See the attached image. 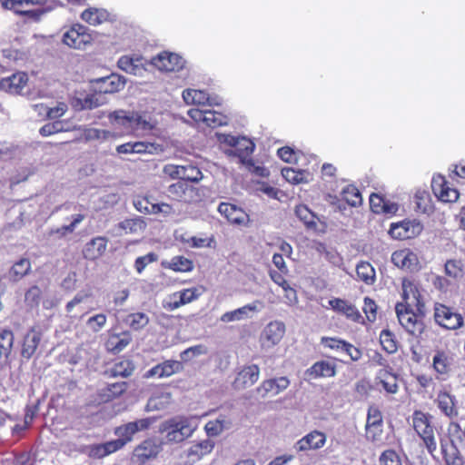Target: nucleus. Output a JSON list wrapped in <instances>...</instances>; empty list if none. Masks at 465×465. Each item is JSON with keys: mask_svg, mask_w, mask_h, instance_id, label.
<instances>
[{"mask_svg": "<svg viewBox=\"0 0 465 465\" xmlns=\"http://www.w3.org/2000/svg\"><path fill=\"white\" fill-rule=\"evenodd\" d=\"M224 423H225V420H220V419L209 420L204 426L207 435H209V436L219 435L221 432H223V430L225 428Z\"/></svg>", "mask_w": 465, "mask_h": 465, "instance_id": "338daca9", "label": "nucleus"}, {"mask_svg": "<svg viewBox=\"0 0 465 465\" xmlns=\"http://www.w3.org/2000/svg\"><path fill=\"white\" fill-rule=\"evenodd\" d=\"M128 389L126 381L107 383L104 387L97 390L94 402L97 405L107 403L120 398Z\"/></svg>", "mask_w": 465, "mask_h": 465, "instance_id": "f3484780", "label": "nucleus"}, {"mask_svg": "<svg viewBox=\"0 0 465 465\" xmlns=\"http://www.w3.org/2000/svg\"><path fill=\"white\" fill-rule=\"evenodd\" d=\"M342 199L351 206L357 207L362 203L360 190L354 184L346 185L341 191Z\"/></svg>", "mask_w": 465, "mask_h": 465, "instance_id": "de8ad7c7", "label": "nucleus"}, {"mask_svg": "<svg viewBox=\"0 0 465 465\" xmlns=\"http://www.w3.org/2000/svg\"><path fill=\"white\" fill-rule=\"evenodd\" d=\"M260 368L257 364H250L243 366L237 373L233 386L235 389H245L252 386L259 380Z\"/></svg>", "mask_w": 465, "mask_h": 465, "instance_id": "bb28decb", "label": "nucleus"}, {"mask_svg": "<svg viewBox=\"0 0 465 465\" xmlns=\"http://www.w3.org/2000/svg\"><path fill=\"white\" fill-rule=\"evenodd\" d=\"M5 9L38 20L45 13L42 8L43 0H0Z\"/></svg>", "mask_w": 465, "mask_h": 465, "instance_id": "9d476101", "label": "nucleus"}, {"mask_svg": "<svg viewBox=\"0 0 465 465\" xmlns=\"http://www.w3.org/2000/svg\"><path fill=\"white\" fill-rule=\"evenodd\" d=\"M286 331L285 324L281 321H272L262 331L259 342L262 350H271L277 346Z\"/></svg>", "mask_w": 465, "mask_h": 465, "instance_id": "f8f14e48", "label": "nucleus"}, {"mask_svg": "<svg viewBox=\"0 0 465 465\" xmlns=\"http://www.w3.org/2000/svg\"><path fill=\"white\" fill-rule=\"evenodd\" d=\"M134 369L135 365L131 359L122 357L115 361L111 368L105 371V374L112 378H127L134 373Z\"/></svg>", "mask_w": 465, "mask_h": 465, "instance_id": "72a5a7b5", "label": "nucleus"}, {"mask_svg": "<svg viewBox=\"0 0 465 465\" xmlns=\"http://www.w3.org/2000/svg\"><path fill=\"white\" fill-rule=\"evenodd\" d=\"M374 384L377 389H382L386 393L395 394L399 391L398 375L392 369H381L374 378Z\"/></svg>", "mask_w": 465, "mask_h": 465, "instance_id": "4be33fe9", "label": "nucleus"}, {"mask_svg": "<svg viewBox=\"0 0 465 465\" xmlns=\"http://www.w3.org/2000/svg\"><path fill=\"white\" fill-rule=\"evenodd\" d=\"M435 403L440 411L447 418L452 420L459 414L457 400L454 395L446 390H440L437 393Z\"/></svg>", "mask_w": 465, "mask_h": 465, "instance_id": "5701e85b", "label": "nucleus"}, {"mask_svg": "<svg viewBox=\"0 0 465 465\" xmlns=\"http://www.w3.org/2000/svg\"><path fill=\"white\" fill-rule=\"evenodd\" d=\"M107 322V317L104 313H98L87 320V326L94 332L100 331Z\"/></svg>", "mask_w": 465, "mask_h": 465, "instance_id": "0e129e2a", "label": "nucleus"}, {"mask_svg": "<svg viewBox=\"0 0 465 465\" xmlns=\"http://www.w3.org/2000/svg\"><path fill=\"white\" fill-rule=\"evenodd\" d=\"M109 120L113 126L120 129L123 134H132L139 129H146L148 122L138 112H127L116 110L109 114Z\"/></svg>", "mask_w": 465, "mask_h": 465, "instance_id": "20e7f679", "label": "nucleus"}, {"mask_svg": "<svg viewBox=\"0 0 465 465\" xmlns=\"http://www.w3.org/2000/svg\"><path fill=\"white\" fill-rule=\"evenodd\" d=\"M414 199L418 212L422 213H430L433 212V203L428 192L418 191L414 195Z\"/></svg>", "mask_w": 465, "mask_h": 465, "instance_id": "8fccbe9b", "label": "nucleus"}, {"mask_svg": "<svg viewBox=\"0 0 465 465\" xmlns=\"http://www.w3.org/2000/svg\"><path fill=\"white\" fill-rule=\"evenodd\" d=\"M259 304H261V302L259 301H255L252 303L246 304L236 310L226 312L221 316V321L223 322H231L234 321L243 320L248 317L249 312H257Z\"/></svg>", "mask_w": 465, "mask_h": 465, "instance_id": "ea45409f", "label": "nucleus"}, {"mask_svg": "<svg viewBox=\"0 0 465 465\" xmlns=\"http://www.w3.org/2000/svg\"><path fill=\"white\" fill-rule=\"evenodd\" d=\"M125 84L126 79L116 74L96 79L94 81V94L84 98L83 108L93 109L98 107L102 104L98 95L118 93L124 88Z\"/></svg>", "mask_w": 465, "mask_h": 465, "instance_id": "7ed1b4c3", "label": "nucleus"}, {"mask_svg": "<svg viewBox=\"0 0 465 465\" xmlns=\"http://www.w3.org/2000/svg\"><path fill=\"white\" fill-rule=\"evenodd\" d=\"M93 41L89 29L80 24L74 25L63 35V42L69 47L84 49Z\"/></svg>", "mask_w": 465, "mask_h": 465, "instance_id": "4468645a", "label": "nucleus"}, {"mask_svg": "<svg viewBox=\"0 0 465 465\" xmlns=\"http://www.w3.org/2000/svg\"><path fill=\"white\" fill-rule=\"evenodd\" d=\"M15 336L10 329H0V359L8 358L14 345Z\"/></svg>", "mask_w": 465, "mask_h": 465, "instance_id": "a18cd8bd", "label": "nucleus"}, {"mask_svg": "<svg viewBox=\"0 0 465 465\" xmlns=\"http://www.w3.org/2000/svg\"><path fill=\"white\" fill-rule=\"evenodd\" d=\"M431 189L434 195L443 203H455L460 196L458 190L451 187L450 183L441 174L433 176Z\"/></svg>", "mask_w": 465, "mask_h": 465, "instance_id": "dca6fc26", "label": "nucleus"}, {"mask_svg": "<svg viewBox=\"0 0 465 465\" xmlns=\"http://www.w3.org/2000/svg\"><path fill=\"white\" fill-rule=\"evenodd\" d=\"M329 305L333 311L345 315L347 319L354 322H359L361 319L359 310L346 300L332 298L329 301Z\"/></svg>", "mask_w": 465, "mask_h": 465, "instance_id": "c756f323", "label": "nucleus"}, {"mask_svg": "<svg viewBox=\"0 0 465 465\" xmlns=\"http://www.w3.org/2000/svg\"><path fill=\"white\" fill-rule=\"evenodd\" d=\"M166 196L171 201L187 204L197 203L201 200L199 189L184 181H177L170 184L166 190Z\"/></svg>", "mask_w": 465, "mask_h": 465, "instance_id": "1a4fd4ad", "label": "nucleus"}, {"mask_svg": "<svg viewBox=\"0 0 465 465\" xmlns=\"http://www.w3.org/2000/svg\"><path fill=\"white\" fill-rule=\"evenodd\" d=\"M371 210L377 214H394L398 211V204L391 202L379 193L370 195Z\"/></svg>", "mask_w": 465, "mask_h": 465, "instance_id": "7c9ffc66", "label": "nucleus"}, {"mask_svg": "<svg viewBox=\"0 0 465 465\" xmlns=\"http://www.w3.org/2000/svg\"><path fill=\"white\" fill-rule=\"evenodd\" d=\"M195 428L187 417H175L166 420L161 428L162 432H165L167 442L180 443L189 438Z\"/></svg>", "mask_w": 465, "mask_h": 465, "instance_id": "39448f33", "label": "nucleus"}, {"mask_svg": "<svg viewBox=\"0 0 465 465\" xmlns=\"http://www.w3.org/2000/svg\"><path fill=\"white\" fill-rule=\"evenodd\" d=\"M150 64L162 72H179L183 69L185 61L175 53L163 51L153 56Z\"/></svg>", "mask_w": 465, "mask_h": 465, "instance_id": "2eb2a0df", "label": "nucleus"}, {"mask_svg": "<svg viewBox=\"0 0 465 465\" xmlns=\"http://www.w3.org/2000/svg\"><path fill=\"white\" fill-rule=\"evenodd\" d=\"M172 394L170 392L155 393L150 397L148 407L152 410H163L171 403Z\"/></svg>", "mask_w": 465, "mask_h": 465, "instance_id": "3c124183", "label": "nucleus"}, {"mask_svg": "<svg viewBox=\"0 0 465 465\" xmlns=\"http://www.w3.org/2000/svg\"><path fill=\"white\" fill-rule=\"evenodd\" d=\"M163 441L158 438H147L138 444L133 450L132 460L139 465L157 459L163 451Z\"/></svg>", "mask_w": 465, "mask_h": 465, "instance_id": "6e6552de", "label": "nucleus"}, {"mask_svg": "<svg viewBox=\"0 0 465 465\" xmlns=\"http://www.w3.org/2000/svg\"><path fill=\"white\" fill-rule=\"evenodd\" d=\"M432 367L438 378L445 380L452 371L453 358L444 351H437L432 359Z\"/></svg>", "mask_w": 465, "mask_h": 465, "instance_id": "c85d7f7f", "label": "nucleus"}, {"mask_svg": "<svg viewBox=\"0 0 465 465\" xmlns=\"http://www.w3.org/2000/svg\"><path fill=\"white\" fill-rule=\"evenodd\" d=\"M136 432H138L137 425L131 422L119 426L114 430L115 435L122 442H124V445L133 440Z\"/></svg>", "mask_w": 465, "mask_h": 465, "instance_id": "864d4df0", "label": "nucleus"}, {"mask_svg": "<svg viewBox=\"0 0 465 465\" xmlns=\"http://www.w3.org/2000/svg\"><path fill=\"white\" fill-rule=\"evenodd\" d=\"M444 270H445L446 275H448L453 279L461 277L462 272H463L462 264H461L460 261H457V260H448L445 262Z\"/></svg>", "mask_w": 465, "mask_h": 465, "instance_id": "052dcab7", "label": "nucleus"}, {"mask_svg": "<svg viewBox=\"0 0 465 465\" xmlns=\"http://www.w3.org/2000/svg\"><path fill=\"white\" fill-rule=\"evenodd\" d=\"M127 322L133 330H141L149 322L148 316L143 312H134L127 316Z\"/></svg>", "mask_w": 465, "mask_h": 465, "instance_id": "4d7b16f0", "label": "nucleus"}, {"mask_svg": "<svg viewBox=\"0 0 465 465\" xmlns=\"http://www.w3.org/2000/svg\"><path fill=\"white\" fill-rule=\"evenodd\" d=\"M310 379L331 378L336 374V365L327 361H319L306 370Z\"/></svg>", "mask_w": 465, "mask_h": 465, "instance_id": "473e14b6", "label": "nucleus"}, {"mask_svg": "<svg viewBox=\"0 0 465 465\" xmlns=\"http://www.w3.org/2000/svg\"><path fill=\"white\" fill-rule=\"evenodd\" d=\"M42 294V290L38 285H32L25 293V303L31 309L38 308Z\"/></svg>", "mask_w": 465, "mask_h": 465, "instance_id": "603ef678", "label": "nucleus"}, {"mask_svg": "<svg viewBox=\"0 0 465 465\" xmlns=\"http://www.w3.org/2000/svg\"><path fill=\"white\" fill-rule=\"evenodd\" d=\"M214 443L211 440H203L192 444L187 450V458L191 462H196L213 450Z\"/></svg>", "mask_w": 465, "mask_h": 465, "instance_id": "4c0bfd02", "label": "nucleus"}, {"mask_svg": "<svg viewBox=\"0 0 465 465\" xmlns=\"http://www.w3.org/2000/svg\"><path fill=\"white\" fill-rule=\"evenodd\" d=\"M32 263L28 258H21L16 261L9 270V277L12 282H17L31 272Z\"/></svg>", "mask_w": 465, "mask_h": 465, "instance_id": "79ce46f5", "label": "nucleus"}, {"mask_svg": "<svg viewBox=\"0 0 465 465\" xmlns=\"http://www.w3.org/2000/svg\"><path fill=\"white\" fill-rule=\"evenodd\" d=\"M290 386V380L286 376L264 380L256 388L257 394L262 398L275 396Z\"/></svg>", "mask_w": 465, "mask_h": 465, "instance_id": "412c9836", "label": "nucleus"}, {"mask_svg": "<svg viewBox=\"0 0 465 465\" xmlns=\"http://www.w3.org/2000/svg\"><path fill=\"white\" fill-rule=\"evenodd\" d=\"M81 18L91 25H99L111 20L110 14L105 9L90 7L85 9Z\"/></svg>", "mask_w": 465, "mask_h": 465, "instance_id": "a19ab883", "label": "nucleus"}, {"mask_svg": "<svg viewBox=\"0 0 465 465\" xmlns=\"http://www.w3.org/2000/svg\"><path fill=\"white\" fill-rule=\"evenodd\" d=\"M182 96L186 104H194L198 106L213 104L208 93L203 90L188 88L183 91Z\"/></svg>", "mask_w": 465, "mask_h": 465, "instance_id": "58836bf2", "label": "nucleus"}, {"mask_svg": "<svg viewBox=\"0 0 465 465\" xmlns=\"http://www.w3.org/2000/svg\"><path fill=\"white\" fill-rule=\"evenodd\" d=\"M321 344L330 350L345 353L351 361H358L361 357V351L357 347L337 337H322Z\"/></svg>", "mask_w": 465, "mask_h": 465, "instance_id": "6ab92c4d", "label": "nucleus"}, {"mask_svg": "<svg viewBox=\"0 0 465 465\" xmlns=\"http://www.w3.org/2000/svg\"><path fill=\"white\" fill-rule=\"evenodd\" d=\"M326 442V436L323 432L319 430H313L302 438L297 442V449L301 451L309 450H317L322 447Z\"/></svg>", "mask_w": 465, "mask_h": 465, "instance_id": "c9c22d12", "label": "nucleus"}, {"mask_svg": "<svg viewBox=\"0 0 465 465\" xmlns=\"http://www.w3.org/2000/svg\"><path fill=\"white\" fill-rule=\"evenodd\" d=\"M169 268L174 272H190L193 270V262L183 256H174Z\"/></svg>", "mask_w": 465, "mask_h": 465, "instance_id": "13d9d810", "label": "nucleus"}, {"mask_svg": "<svg viewBox=\"0 0 465 465\" xmlns=\"http://www.w3.org/2000/svg\"><path fill=\"white\" fill-rule=\"evenodd\" d=\"M181 181H184L185 183H198L200 182L203 175L202 171L194 165H183L182 171Z\"/></svg>", "mask_w": 465, "mask_h": 465, "instance_id": "6e6d98bb", "label": "nucleus"}, {"mask_svg": "<svg viewBox=\"0 0 465 465\" xmlns=\"http://www.w3.org/2000/svg\"><path fill=\"white\" fill-rule=\"evenodd\" d=\"M157 261V255L154 252H149L143 256H139L134 261V268L138 273H142L145 267Z\"/></svg>", "mask_w": 465, "mask_h": 465, "instance_id": "69168bd1", "label": "nucleus"}, {"mask_svg": "<svg viewBox=\"0 0 465 465\" xmlns=\"http://www.w3.org/2000/svg\"><path fill=\"white\" fill-rule=\"evenodd\" d=\"M229 143L235 148V154H237L242 162L245 158L249 157L254 150L253 143L244 138L240 140L238 138L232 137Z\"/></svg>", "mask_w": 465, "mask_h": 465, "instance_id": "37998d69", "label": "nucleus"}, {"mask_svg": "<svg viewBox=\"0 0 465 465\" xmlns=\"http://www.w3.org/2000/svg\"><path fill=\"white\" fill-rule=\"evenodd\" d=\"M401 297L403 300L401 302H411L412 306L418 304L420 302H424L420 289L413 281L404 278L401 282Z\"/></svg>", "mask_w": 465, "mask_h": 465, "instance_id": "e433bc0d", "label": "nucleus"}, {"mask_svg": "<svg viewBox=\"0 0 465 465\" xmlns=\"http://www.w3.org/2000/svg\"><path fill=\"white\" fill-rule=\"evenodd\" d=\"M201 294L202 292L197 287L183 289L172 293L169 296L168 301L164 302L163 308L168 311L176 310L181 306L197 300Z\"/></svg>", "mask_w": 465, "mask_h": 465, "instance_id": "a211bd4d", "label": "nucleus"}, {"mask_svg": "<svg viewBox=\"0 0 465 465\" xmlns=\"http://www.w3.org/2000/svg\"><path fill=\"white\" fill-rule=\"evenodd\" d=\"M106 247L107 239L105 237H95L85 244L83 253L85 259L94 261L105 252Z\"/></svg>", "mask_w": 465, "mask_h": 465, "instance_id": "f704fd0d", "label": "nucleus"}, {"mask_svg": "<svg viewBox=\"0 0 465 465\" xmlns=\"http://www.w3.org/2000/svg\"><path fill=\"white\" fill-rule=\"evenodd\" d=\"M132 341V335L129 331L121 333H110L106 341L105 349L114 354L124 351Z\"/></svg>", "mask_w": 465, "mask_h": 465, "instance_id": "2f4dec72", "label": "nucleus"}, {"mask_svg": "<svg viewBox=\"0 0 465 465\" xmlns=\"http://www.w3.org/2000/svg\"><path fill=\"white\" fill-rule=\"evenodd\" d=\"M412 428L421 440L428 453L435 458L437 451V429L433 424V416L420 410H415L411 415Z\"/></svg>", "mask_w": 465, "mask_h": 465, "instance_id": "f03ea898", "label": "nucleus"}, {"mask_svg": "<svg viewBox=\"0 0 465 465\" xmlns=\"http://www.w3.org/2000/svg\"><path fill=\"white\" fill-rule=\"evenodd\" d=\"M381 465H402L401 457L393 450H384L380 457Z\"/></svg>", "mask_w": 465, "mask_h": 465, "instance_id": "e2e57ef3", "label": "nucleus"}, {"mask_svg": "<svg viewBox=\"0 0 465 465\" xmlns=\"http://www.w3.org/2000/svg\"><path fill=\"white\" fill-rule=\"evenodd\" d=\"M154 204L147 196H139L134 201L135 209L144 214H153L152 209H153Z\"/></svg>", "mask_w": 465, "mask_h": 465, "instance_id": "680f3d73", "label": "nucleus"}, {"mask_svg": "<svg viewBox=\"0 0 465 465\" xmlns=\"http://www.w3.org/2000/svg\"><path fill=\"white\" fill-rule=\"evenodd\" d=\"M42 331L39 326L31 327L25 333L21 349V355L25 359H31L35 353L42 340Z\"/></svg>", "mask_w": 465, "mask_h": 465, "instance_id": "b1692460", "label": "nucleus"}, {"mask_svg": "<svg viewBox=\"0 0 465 465\" xmlns=\"http://www.w3.org/2000/svg\"><path fill=\"white\" fill-rule=\"evenodd\" d=\"M433 319L437 325L449 331H456L464 325L462 315L441 302L434 303Z\"/></svg>", "mask_w": 465, "mask_h": 465, "instance_id": "423d86ee", "label": "nucleus"}, {"mask_svg": "<svg viewBox=\"0 0 465 465\" xmlns=\"http://www.w3.org/2000/svg\"><path fill=\"white\" fill-rule=\"evenodd\" d=\"M357 278L368 285L375 282L376 272L372 265L368 262H361L356 267Z\"/></svg>", "mask_w": 465, "mask_h": 465, "instance_id": "49530a36", "label": "nucleus"}, {"mask_svg": "<svg viewBox=\"0 0 465 465\" xmlns=\"http://www.w3.org/2000/svg\"><path fill=\"white\" fill-rule=\"evenodd\" d=\"M380 343L382 349L389 354H393L398 351V341L394 333L388 329L381 331Z\"/></svg>", "mask_w": 465, "mask_h": 465, "instance_id": "09e8293b", "label": "nucleus"}, {"mask_svg": "<svg viewBox=\"0 0 465 465\" xmlns=\"http://www.w3.org/2000/svg\"><path fill=\"white\" fill-rule=\"evenodd\" d=\"M391 262L397 267L410 272L417 271L419 268L417 254L407 248L395 251L391 255Z\"/></svg>", "mask_w": 465, "mask_h": 465, "instance_id": "a878e982", "label": "nucleus"}, {"mask_svg": "<svg viewBox=\"0 0 465 465\" xmlns=\"http://www.w3.org/2000/svg\"><path fill=\"white\" fill-rule=\"evenodd\" d=\"M383 434L382 413L377 406L371 405L367 411L365 438L376 446H381L383 444Z\"/></svg>", "mask_w": 465, "mask_h": 465, "instance_id": "0eeeda50", "label": "nucleus"}, {"mask_svg": "<svg viewBox=\"0 0 465 465\" xmlns=\"http://www.w3.org/2000/svg\"><path fill=\"white\" fill-rule=\"evenodd\" d=\"M395 312L400 324L411 335L419 337L425 330L424 318L426 315L425 302L412 304L411 302H398Z\"/></svg>", "mask_w": 465, "mask_h": 465, "instance_id": "f257e3e1", "label": "nucleus"}, {"mask_svg": "<svg viewBox=\"0 0 465 465\" xmlns=\"http://www.w3.org/2000/svg\"><path fill=\"white\" fill-rule=\"evenodd\" d=\"M423 230V225L416 219H404L398 223L391 224L389 233L393 239L408 240L420 235Z\"/></svg>", "mask_w": 465, "mask_h": 465, "instance_id": "ddd939ff", "label": "nucleus"}, {"mask_svg": "<svg viewBox=\"0 0 465 465\" xmlns=\"http://www.w3.org/2000/svg\"><path fill=\"white\" fill-rule=\"evenodd\" d=\"M295 214L308 227L315 225L314 213L304 204H299L295 208Z\"/></svg>", "mask_w": 465, "mask_h": 465, "instance_id": "bf43d9fd", "label": "nucleus"}, {"mask_svg": "<svg viewBox=\"0 0 465 465\" xmlns=\"http://www.w3.org/2000/svg\"><path fill=\"white\" fill-rule=\"evenodd\" d=\"M160 366L161 374L163 378L170 377L175 373L182 371L183 366L179 361L167 360L158 364Z\"/></svg>", "mask_w": 465, "mask_h": 465, "instance_id": "5fc2aeb1", "label": "nucleus"}, {"mask_svg": "<svg viewBox=\"0 0 465 465\" xmlns=\"http://www.w3.org/2000/svg\"><path fill=\"white\" fill-rule=\"evenodd\" d=\"M28 82V76L24 72H17L0 80V91L12 94H19Z\"/></svg>", "mask_w": 465, "mask_h": 465, "instance_id": "cd10ccee", "label": "nucleus"}, {"mask_svg": "<svg viewBox=\"0 0 465 465\" xmlns=\"http://www.w3.org/2000/svg\"><path fill=\"white\" fill-rule=\"evenodd\" d=\"M377 308V304L372 299L369 297L364 298V304L362 310L369 322H373L376 321Z\"/></svg>", "mask_w": 465, "mask_h": 465, "instance_id": "774afa93", "label": "nucleus"}, {"mask_svg": "<svg viewBox=\"0 0 465 465\" xmlns=\"http://www.w3.org/2000/svg\"><path fill=\"white\" fill-rule=\"evenodd\" d=\"M187 114L196 124H203L213 129L228 124L227 115L215 110L192 108Z\"/></svg>", "mask_w": 465, "mask_h": 465, "instance_id": "9b49d317", "label": "nucleus"}, {"mask_svg": "<svg viewBox=\"0 0 465 465\" xmlns=\"http://www.w3.org/2000/svg\"><path fill=\"white\" fill-rule=\"evenodd\" d=\"M282 177L292 184L304 183L309 182L310 173L306 170H296L292 167H285L282 170Z\"/></svg>", "mask_w": 465, "mask_h": 465, "instance_id": "c03bdc74", "label": "nucleus"}, {"mask_svg": "<svg viewBox=\"0 0 465 465\" xmlns=\"http://www.w3.org/2000/svg\"><path fill=\"white\" fill-rule=\"evenodd\" d=\"M146 60L142 55H123L117 62L118 67L134 75H143L146 71Z\"/></svg>", "mask_w": 465, "mask_h": 465, "instance_id": "393cba45", "label": "nucleus"}, {"mask_svg": "<svg viewBox=\"0 0 465 465\" xmlns=\"http://www.w3.org/2000/svg\"><path fill=\"white\" fill-rule=\"evenodd\" d=\"M218 211L232 224L246 226L250 222L248 213L235 204L221 203Z\"/></svg>", "mask_w": 465, "mask_h": 465, "instance_id": "aec40b11", "label": "nucleus"}]
</instances>
